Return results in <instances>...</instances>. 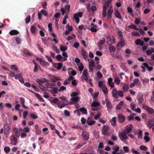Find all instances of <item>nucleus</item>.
Returning <instances> with one entry per match:
<instances>
[{
	"instance_id": "30",
	"label": "nucleus",
	"mask_w": 154,
	"mask_h": 154,
	"mask_svg": "<svg viewBox=\"0 0 154 154\" xmlns=\"http://www.w3.org/2000/svg\"><path fill=\"white\" fill-rule=\"evenodd\" d=\"M147 125L149 128H151L154 125V120H152L149 121Z\"/></svg>"
},
{
	"instance_id": "59",
	"label": "nucleus",
	"mask_w": 154,
	"mask_h": 154,
	"mask_svg": "<svg viewBox=\"0 0 154 154\" xmlns=\"http://www.w3.org/2000/svg\"><path fill=\"white\" fill-rule=\"evenodd\" d=\"M105 36L106 37V38H107V43H108L109 41L108 40L110 41L111 40V38L110 35L108 34H106L105 35Z\"/></svg>"
},
{
	"instance_id": "26",
	"label": "nucleus",
	"mask_w": 154,
	"mask_h": 154,
	"mask_svg": "<svg viewBox=\"0 0 154 154\" xmlns=\"http://www.w3.org/2000/svg\"><path fill=\"white\" fill-rule=\"evenodd\" d=\"M145 109L147 110L149 113L150 114L153 113L154 112V110L153 109L149 108L147 106H145Z\"/></svg>"
},
{
	"instance_id": "53",
	"label": "nucleus",
	"mask_w": 154,
	"mask_h": 154,
	"mask_svg": "<svg viewBox=\"0 0 154 154\" xmlns=\"http://www.w3.org/2000/svg\"><path fill=\"white\" fill-rule=\"evenodd\" d=\"M23 52L24 54H26L29 55L30 56H31L32 55V54L31 53H30L28 50L25 49L23 51Z\"/></svg>"
},
{
	"instance_id": "32",
	"label": "nucleus",
	"mask_w": 154,
	"mask_h": 154,
	"mask_svg": "<svg viewBox=\"0 0 154 154\" xmlns=\"http://www.w3.org/2000/svg\"><path fill=\"white\" fill-rule=\"evenodd\" d=\"M116 117H113L112 118V120L110 121V122L111 124V125L113 126L116 125Z\"/></svg>"
},
{
	"instance_id": "7",
	"label": "nucleus",
	"mask_w": 154,
	"mask_h": 154,
	"mask_svg": "<svg viewBox=\"0 0 154 154\" xmlns=\"http://www.w3.org/2000/svg\"><path fill=\"white\" fill-rule=\"evenodd\" d=\"M113 11L112 8V6H110L107 11V18L108 19H110L112 18V14Z\"/></svg>"
},
{
	"instance_id": "13",
	"label": "nucleus",
	"mask_w": 154,
	"mask_h": 154,
	"mask_svg": "<svg viewBox=\"0 0 154 154\" xmlns=\"http://www.w3.org/2000/svg\"><path fill=\"white\" fill-rule=\"evenodd\" d=\"M113 80L112 79L111 77H110L108 79V84L109 87L112 88H115V85Z\"/></svg>"
},
{
	"instance_id": "64",
	"label": "nucleus",
	"mask_w": 154,
	"mask_h": 154,
	"mask_svg": "<svg viewBox=\"0 0 154 154\" xmlns=\"http://www.w3.org/2000/svg\"><path fill=\"white\" fill-rule=\"evenodd\" d=\"M131 151L132 153L134 154H140V153L139 152L133 148L131 150Z\"/></svg>"
},
{
	"instance_id": "21",
	"label": "nucleus",
	"mask_w": 154,
	"mask_h": 154,
	"mask_svg": "<svg viewBox=\"0 0 154 154\" xmlns=\"http://www.w3.org/2000/svg\"><path fill=\"white\" fill-rule=\"evenodd\" d=\"M114 79V83L116 85H119L120 83V80L118 77H115Z\"/></svg>"
},
{
	"instance_id": "61",
	"label": "nucleus",
	"mask_w": 154,
	"mask_h": 154,
	"mask_svg": "<svg viewBox=\"0 0 154 154\" xmlns=\"http://www.w3.org/2000/svg\"><path fill=\"white\" fill-rule=\"evenodd\" d=\"M66 89V88L65 87L62 86L60 87V89H59V91L60 92L63 91H64Z\"/></svg>"
},
{
	"instance_id": "40",
	"label": "nucleus",
	"mask_w": 154,
	"mask_h": 154,
	"mask_svg": "<svg viewBox=\"0 0 154 154\" xmlns=\"http://www.w3.org/2000/svg\"><path fill=\"white\" fill-rule=\"evenodd\" d=\"M105 39L104 38H103L102 39H100L98 42V44L100 45H103L105 42Z\"/></svg>"
},
{
	"instance_id": "51",
	"label": "nucleus",
	"mask_w": 154,
	"mask_h": 154,
	"mask_svg": "<svg viewBox=\"0 0 154 154\" xmlns=\"http://www.w3.org/2000/svg\"><path fill=\"white\" fill-rule=\"evenodd\" d=\"M140 149L143 151H146L148 149L147 147L145 146L141 145L140 146Z\"/></svg>"
},
{
	"instance_id": "28",
	"label": "nucleus",
	"mask_w": 154,
	"mask_h": 154,
	"mask_svg": "<svg viewBox=\"0 0 154 154\" xmlns=\"http://www.w3.org/2000/svg\"><path fill=\"white\" fill-rule=\"evenodd\" d=\"M56 58L59 61H61V62L65 61V60H63V57H62V56L60 54L57 55L56 56Z\"/></svg>"
},
{
	"instance_id": "33",
	"label": "nucleus",
	"mask_w": 154,
	"mask_h": 154,
	"mask_svg": "<svg viewBox=\"0 0 154 154\" xmlns=\"http://www.w3.org/2000/svg\"><path fill=\"white\" fill-rule=\"evenodd\" d=\"M101 90L105 95H106L108 93V91L106 86L100 89Z\"/></svg>"
},
{
	"instance_id": "39",
	"label": "nucleus",
	"mask_w": 154,
	"mask_h": 154,
	"mask_svg": "<svg viewBox=\"0 0 154 154\" xmlns=\"http://www.w3.org/2000/svg\"><path fill=\"white\" fill-rule=\"evenodd\" d=\"M62 56L63 57V60L65 61L67 60V58L68 56L66 53L65 52H63L62 53Z\"/></svg>"
},
{
	"instance_id": "27",
	"label": "nucleus",
	"mask_w": 154,
	"mask_h": 154,
	"mask_svg": "<svg viewBox=\"0 0 154 154\" xmlns=\"http://www.w3.org/2000/svg\"><path fill=\"white\" fill-rule=\"evenodd\" d=\"M77 65L78 67L79 70L80 72L82 71L84 68V66L82 63L77 64Z\"/></svg>"
},
{
	"instance_id": "60",
	"label": "nucleus",
	"mask_w": 154,
	"mask_h": 154,
	"mask_svg": "<svg viewBox=\"0 0 154 154\" xmlns=\"http://www.w3.org/2000/svg\"><path fill=\"white\" fill-rule=\"evenodd\" d=\"M16 41L18 44H19L21 42V40L20 38L17 37L16 38Z\"/></svg>"
},
{
	"instance_id": "49",
	"label": "nucleus",
	"mask_w": 154,
	"mask_h": 154,
	"mask_svg": "<svg viewBox=\"0 0 154 154\" xmlns=\"http://www.w3.org/2000/svg\"><path fill=\"white\" fill-rule=\"evenodd\" d=\"M22 77V73H20L18 74H16L15 76V79H19L20 78H21Z\"/></svg>"
},
{
	"instance_id": "2",
	"label": "nucleus",
	"mask_w": 154,
	"mask_h": 154,
	"mask_svg": "<svg viewBox=\"0 0 154 154\" xmlns=\"http://www.w3.org/2000/svg\"><path fill=\"white\" fill-rule=\"evenodd\" d=\"M88 61L89 64V72H92L95 66V62L93 59H88Z\"/></svg>"
},
{
	"instance_id": "36",
	"label": "nucleus",
	"mask_w": 154,
	"mask_h": 154,
	"mask_svg": "<svg viewBox=\"0 0 154 154\" xmlns=\"http://www.w3.org/2000/svg\"><path fill=\"white\" fill-rule=\"evenodd\" d=\"M123 84L122 83H121ZM128 89V85L126 84H123V89L125 91H127Z\"/></svg>"
},
{
	"instance_id": "37",
	"label": "nucleus",
	"mask_w": 154,
	"mask_h": 154,
	"mask_svg": "<svg viewBox=\"0 0 154 154\" xmlns=\"http://www.w3.org/2000/svg\"><path fill=\"white\" fill-rule=\"evenodd\" d=\"M100 104L99 102L97 101H94L91 104V106L92 107H97L100 105Z\"/></svg>"
},
{
	"instance_id": "24",
	"label": "nucleus",
	"mask_w": 154,
	"mask_h": 154,
	"mask_svg": "<svg viewBox=\"0 0 154 154\" xmlns=\"http://www.w3.org/2000/svg\"><path fill=\"white\" fill-rule=\"evenodd\" d=\"M98 85L100 89L106 86L105 83L103 81H100L99 82H98Z\"/></svg>"
},
{
	"instance_id": "58",
	"label": "nucleus",
	"mask_w": 154,
	"mask_h": 154,
	"mask_svg": "<svg viewBox=\"0 0 154 154\" xmlns=\"http://www.w3.org/2000/svg\"><path fill=\"white\" fill-rule=\"evenodd\" d=\"M118 97H122L123 96L124 94H123V92L121 91H118Z\"/></svg>"
},
{
	"instance_id": "31",
	"label": "nucleus",
	"mask_w": 154,
	"mask_h": 154,
	"mask_svg": "<svg viewBox=\"0 0 154 154\" xmlns=\"http://www.w3.org/2000/svg\"><path fill=\"white\" fill-rule=\"evenodd\" d=\"M135 43L137 45H140L142 46L143 45V42L141 41L140 39H137L136 40Z\"/></svg>"
},
{
	"instance_id": "56",
	"label": "nucleus",
	"mask_w": 154,
	"mask_h": 154,
	"mask_svg": "<svg viewBox=\"0 0 154 154\" xmlns=\"http://www.w3.org/2000/svg\"><path fill=\"white\" fill-rule=\"evenodd\" d=\"M109 50L110 52H114L116 50L115 48L112 46H109Z\"/></svg>"
},
{
	"instance_id": "48",
	"label": "nucleus",
	"mask_w": 154,
	"mask_h": 154,
	"mask_svg": "<svg viewBox=\"0 0 154 154\" xmlns=\"http://www.w3.org/2000/svg\"><path fill=\"white\" fill-rule=\"evenodd\" d=\"M122 148L124 151L125 153H128L129 152V149L128 146H123Z\"/></svg>"
},
{
	"instance_id": "45",
	"label": "nucleus",
	"mask_w": 154,
	"mask_h": 154,
	"mask_svg": "<svg viewBox=\"0 0 154 154\" xmlns=\"http://www.w3.org/2000/svg\"><path fill=\"white\" fill-rule=\"evenodd\" d=\"M69 72L70 71H71V74L73 75H76V72L72 69L71 68H69L68 69Z\"/></svg>"
},
{
	"instance_id": "11",
	"label": "nucleus",
	"mask_w": 154,
	"mask_h": 154,
	"mask_svg": "<svg viewBox=\"0 0 154 154\" xmlns=\"http://www.w3.org/2000/svg\"><path fill=\"white\" fill-rule=\"evenodd\" d=\"M87 9L90 12L91 10L92 11H94L96 10L97 8L95 6H92L91 7V4L90 3H88L86 5Z\"/></svg>"
},
{
	"instance_id": "10",
	"label": "nucleus",
	"mask_w": 154,
	"mask_h": 154,
	"mask_svg": "<svg viewBox=\"0 0 154 154\" xmlns=\"http://www.w3.org/2000/svg\"><path fill=\"white\" fill-rule=\"evenodd\" d=\"M133 128V126L131 124H130L125 127V130L123 131L125 133L128 134L130 133Z\"/></svg>"
},
{
	"instance_id": "25",
	"label": "nucleus",
	"mask_w": 154,
	"mask_h": 154,
	"mask_svg": "<svg viewBox=\"0 0 154 154\" xmlns=\"http://www.w3.org/2000/svg\"><path fill=\"white\" fill-rule=\"evenodd\" d=\"M40 64L42 66L45 67H47L49 66V63L44 60L41 62Z\"/></svg>"
},
{
	"instance_id": "22",
	"label": "nucleus",
	"mask_w": 154,
	"mask_h": 154,
	"mask_svg": "<svg viewBox=\"0 0 154 154\" xmlns=\"http://www.w3.org/2000/svg\"><path fill=\"white\" fill-rule=\"evenodd\" d=\"M58 89L55 87H51V91L53 95L55 96V94L57 93Z\"/></svg>"
},
{
	"instance_id": "43",
	"label": "nucleus",
	"mask_w": 154,
	"mask_h": 154,
	"mask_svg": "<svg viewBox=\"0 0 154 154\" xmlns=\"http://www.w3.org/2000/svg\"><path fill=\"white\" fill-rule=\"evenodd\" d=\"M36 29V27L33 26H32L30 28L31 32L33 33H35Z\"/></svg>"
},
{
	"instance_id": "3",
	"label": "nucleus",
	"mask_w": 154,
	"mask_h": 154,
	"mask_svg": "<svg viewBox=\"0 0 154 154\" xmlns=\"http://www.w3.org/2000/svg\"><path fill=\"white\" fill-rule=\"evenodd\" d=\"M78 93L76 92H74L72 93L71 94V97H72L71 98L70 100L72 101L75 102H77L79 100V98L77 97Z\"/></svg>"
},
{
	"instance_id": "38",
	"label": "nucleus",
	"mask_w": 154,
	"mask_h": 154,
	"mask_svg": "<svg viewBox=\"0 0 154 154\" xmlns=\"http://www.w3.org/2000/svg\"><path fill=\"white\" fill-rule=\"evenodd\" d=\"M60 48L61 51L65 52L67 49V46H62L61 45L60 46Z\"/></svg>"
},
{
	"instance_id": "62",
	"label": "nucleus",
	"mask_w": 154,
	"mask_h": 154,
	"mask_svg": "<svg viewBox=\"0 0 154 154\" xmlns=\"http://www.w3.org/2000/svg\"><path fill=\"white\" fill-rule=\"evenodd\" d=\"M138 138L141 139L142 137V132L141 130H139L138 131Z\"/></svg>"
},
{
	"instance_id": "6",
	"label": "nucleus",
	"mask_w": 154,
	"mask_h": 154,
	"mask_svg": "<svg viewBox=\"0 0 154 154\" xmlns=\"http://www.w3.org/2000/svg\"><path fill=\"white\" fill-rule=\"evenodd\" d=\"M137 99L139 104H140L143 101V95L141 93H139L137 96Z\"/></svg>"
},
{
	"instance_id": "20",
	"label": "nucleus",
	"mask_w": 154,
	"mask_h": 154,
	"mask_svg": "<svg viewBox=\"0 0 154 154\" xmlns=\"http://www.w3.org/2000/svg\"><path fill=\"white\" fill-rule=\"evenodd\" d=\"M125 45V42L124 40L121 38L117 45V46L121 48L123 46Z\"/></svg>"
},
{
	"instance_id": "16",
	"label": "nucleus",
	"mask_w": 154,
	"mask_h": 154,
	"mask_svg": "<svg viewBox=\"0 0 154 154\" xmlns=\"http://www.w3.org/2000/svg\"><path fill=\"white\" fill-rule=\"evenodd\" d=\"M53 66L57 69L60 70L63 66V63H55L53 64Z\"/></svg>"
},
{
	"instance_id": "54",
	"label": "nucleus",
	"mask_w": 154,
	"mask_h": 154,
	"mask_svg": "<svg viewBox=\"0 0 154 154\" xmlns=\"http://www.w3.org/2000/svg\"><path fill=\"white\" fill-rule=\"evenodd\" d=\"M22 131L28 133L30 131V129L29 127H26L24 128Z\"/></svg>"
},
{
	"instance_id": "1",
	"label": "nucleus",
	"mask_w": 154,
	"mask_h": 154,
	"mask_svg": "<svg viewBox=\"0 0 154 154\" xmlns=\"http://www.w3.org/2000/svg\"><path fill=\"white\" fill-rule=\"evenodd\" d=\"M81 79L82 82L85 81L87 82L88 81V71L87 69H85L81 76Z\"/></svg>"
},
{
	"instance_id": "35",
	"label": "nucleus",
	"mask_w": 154,
	"mask_h": 154,
	"mask_svg": "<svg viewBox=\"0 0 154 154\" xmlns=\"http://www.w3.org/2000/svg\"><path fill=\"white\" fill-rule=\"evenodd\" d=\"M80 111L82 112V114L87 115V112L86 109L85 108H81L80 109Z\"/></svg>"
},
{
	"instance_id": "5",
	"label": "nucleus",
	"mask_w": 154,
	"mask_h": 154,
	"mask_svg": "<svg viewBox=\"0 0 154 154\" xmlns=\"http://www.w3.org/2000/svg\"><path fill=\"white\" fill-rule=\"evenodd\" d=\"M127 133H125L124 131H122L119 134V136L120 140L122 141H124V140H126L128 139V137L126 135Z\"/></svg>"
},
{
	"instance_id": "9",
	"label": "nucleus",
	"mask_w": 154,
	"mask_h": 154,
	"mask_svg": "<svg viewBox=\"0 0 154 154\" xmlns=\"http://www.w3.org/2000/svg\"><path fill=\"white\" fill-rule=\"evenodd\" d=\"M109 129V127L107 125H104L102 130L103 134L104 135H107L108 134V131Z\"/></svg>"
},
{
	"instance_id": "18",
	"label": "nucleus",
	"mask_w": 154,
	"mask_h": 154,
	"mask_svg": "<svg viewBox=\"0 0 154 154\" xmlns=\"http://www.w3.org/2000/svg\"><path fill=\"white\" fill-rule=\"evenodd\" d=\"M119 122L120 123H122L125 120V118L124 116L121 114H119L118 116Z\"/></svg>"
},
{
	"instance_id": "23",
	"label": "nucleus",
	"mask_w": 154,
	"mask_h": 154,
	"mask_svg": "<svg viewBox=\"0 0 154 154\" xmlns=\"http://www.w3.org/2000/svg\"><path fill=\"white\" fill-rule=\"evenodd\" d=\"M19 31L15 29L12 30H11L9 32V33L11 35H16L19 34Z\"/></svg>"
},
{
	"instance_id": "34",
	"label": "nucleus",
	"mask_w": 154,
	"mask_h": 154,
	"mask_svg": "<svg viewBox=\"0 0 154 154\" xmlns=\"http://www.w3.org/2000/svg\"><path fill=\"white\" fill-rule=\"evenodd\" d=\"M83 14L82 12H79L75 13L74 14V17H81L82 16Z\"/></svg>"
},
{
	"instance_id": "15",
	"label": "nucleus",
	"mask_w": 154,
	"mask_h": 154,
	"mask_svg": "<svg viewBox=\"0 0 154 154\" xmlns=\"http://www.w3.org/2000/svg\"><path fill=\"white\" fill-rule=\"evenodd\" d=\"M11 142V144L15 145L17 144V139L14 135L12 136L10 138Z\"/></svg>"
},
{
	"instance_id": "41",
	"label": "nucleus",
	"mask_w": 154,
	"mask_h": 154,
	"mask_svg": "<svg viewBox=\"0 0 154 154\" xmlns=\"http://www.w3.org/2000/svg\"><path fill=\"white\" fill-rule=\"evenodd\" d=\"M86 122L87 123L88 125H91L94 124L96 122V121L94 120L90 121L88 120Z\"/></svg>"
},
{
	"instance_id": "50",
	"label": "nucleus",
	"mask_w": 154,
	"mask_h": 154,
	"mask_svg": "<svg viewBox=\"0 0 154 154\" xmlns=\"http://www.w3.org/2000/svg\"><path fill=\"white\" fill-rule=\"evenodd\" d=\"M52 48L53 49V50L55 52H56L57 53H59L60 51L59 50L57 49V47L54 45L52 46Z\"/></svg>"
},
{
	"instance_id": "63",
	"label": "nucleus",
	"mask_w": 154,
	"mask_h": 154,
	"mask_svg": "<svg viewBox=\"0 0 154 154\" xmlns=\"http://www.w3.org/2000/svg\"><path fill=\"white\" fill-rule=\"evenodd\" d=\"M132 35L134 36H140L139 33L137 31L133 32L132 33Z\"/></svg>"
},
{
	"instance_id": "4",
	"label": "nucleus",
	"mask_w": 154,
	"mask_h": 154,
	"mask_svg": "<svg viewBox=\"0 0 154 154\" xmlns=\"http://www.w3.org/2000/svg\"><path fill=\"white\" fill-rule=\"evenodd\" d=\"M4 134L6 137H7L9 135L10 128L8 124L7 123L4 125Z\"/></svg>"
},
{
	"instance_id": "44",
	"label": "nucleus",
	"mask_w": 154,
	"mask_h": 154,
	"mask_svg": "<svg viewBox=\"0 0 154 154\" xmlns=\"http://www.w3.org/2000/svg\"><path fill=\"white\" fill-rule=\"evenodd\" d=\"M70 6L69 5H67L65 7V11L66 12L67 14L70 11Z\"/></svg>"
},
{
	"instance_id": "29",
	"label": "nucleus",
	"mask_w": 154,
	"mask_h": 154,
	"mask_svg": "<svg viewBox=\"0 0 154 154\" xmlns=\"http://www.w3.org/2000/svg\"><path fill=\"white\" fill-rule=\"evenodd\" d=\"M115 16L116 17L121 19V16L120 15L119 11L118 10H115Z\"/></svg>"
},
{
	"instance_id": "52",
	"label": "nucleus",
	"mask_w": 154,
	"mask_h": 154,
	"mask_svg": "<svg viewBox=\"0 0 154 154\" xmlns=\"http://www.w3.org/2000/svg\"><path fill=\"white\" fill-rule=\"evenodd\" d=\"M4 150L5 152L6 153H8L9 152L10 150V149L9 147L6 146L4 148Z\"/></svg>"
},
{
	"instance_id": "47",
	"label": "nucleus",
	"mask_w": 154,
	"mask_h": 154,
	"mask_svg": "<svg viewBox=\"0 0 154 154\" xmlns=\"http://www.w3.org/2000/svg\"><path fill=\"white\" fill-rule=\"evenodd\" d=\"M128 27L129 29H133L134 30H138V29L134 25L128 26Z\"/></svg>"
},
{
	"instance_id": "17",
	"label": "nucleus",
	"mask_w": 154,
	"mask_h": 154,
	"mask_svg": "<svg viewBox=\"0 0 154 154\" xmlns=\"http://www.w3.org/2000/svg\"><path fill=\"white\" fill-rule=\"evenodd\" d=\"M13 131L14 133L15 134V136L19 137L20 135V132L19 131L18 129L17 128H13Z\"/></svg>"
},
{
	"instance_id": "14",
	"label": "nucleus",
	"mask_w": 154,
	"mask_h": 154,
	"mask_svg": "<svg viewBox=\"0 0 154 154\" xmlns=\"http://www.w3.org/2000/svg\"><path fill=\"white\" fill-rule=\"evenodd\" d=\"M82 135L85 140H88L89 139V134L85 131L82 132Z\"/></svg>"
},
{
	"instance_id": "46",
	"label": "nucleus",
	"mask_w": 154,
	"mask_h": 154,
	"mask_svg": "<svg viewBox=\"0 0 154 154\" xmlns=\"http://www.w3.org/2000/svg\"><path fill=\"white\" fill-rule=\"evenodd\" d=\"M11 69L14 71H17L18 69L17 66L15 65H13L11 66Z\"/></svg>"
},
{
	"instance_id": "12",
	"label": "nucleus",
	"mask_w": 154,
	"mask_h": 154,
	"mask_svg": "<svg viewBox=\"0 0 154 154\" xmlns=\"http://www.w3.org/2000/svg\"><path fill=\"white\" fill-rule=\"evenodd\" d=\"M105 100L106 104V106L108 110H111L112 107V106L111 102L109 101L107 97H106Z\"/></svg>"
},
{
	"instance_id": "8",
	"label": "nucleus",
	"mask_w": 154,
	"mask_h": 154,
	"mask_svg": "<svg viewBox=\"0 0 154 154\" xmlns=\"http://www.w3.org/2000/svg\"><path fill=\"white\" fill-rule=\"evenodd\" d=\"M111 91V94L112 97L116 98L117 99L118 98V91L116 88H114Z\"/></svg>"
},
{
	"instance_id": "19",
	"label": "nucleus",
	"mask_w": 154,
	"mask_h": 154,
	"mask_svg": "<svg viewBox=\"0 0 154 154\" xmlns=\"http://www.w3.org/2000/svg\"><path fill=\"white\" fill-rule=\"evenodd\" d=\"M69 103V102L68 100H66L65 102L63 103L61 105H60L59 103L57 105L58 107L60 109H62L66 105H67Z\"/></svg>"
},
{
	"instance_id": "42",
	"label": "nucleus",
	"mask_w": 154,
	"mask_h": 154,
	"mask_svg": "<svg viewBox=\"0 0 154 154\" xmlns=\"http://www.w3.org/2000/svg\"><path fill=\"white\" fill-rule=\"evenodd\" d=\"M35 95L40 101L42 102L44 101V99L40 96L39 94L38 93H36L35 94Z\"/></svg>"
},
{
	"instance_id": "57",
	"label": "nucleus",
	"mask_w": 154,
	"mask_h": 154,
	"mask_svg": "<svg viewBox=\"0 0 154 154\" xmlns=\"http://www.w3.org/2000/svg\"><path fill=\"white\" fill-rule=\"evenodd\" d=\"M30 15H29L26 18V19H25L26 23L27 24L28 23L30 22Z\"/></svg>"
},
{
	"instance_id": "55",
	"label": "nucleus",
	"mask_w": 154,
	"mask_h": 154,
	"mask_svg": "<svg viewBox=\"0 0 154 154\" xmlns=\"http://www.w3.org/2000/svg\"><path fill=\"white\" fill-rule=\"evenodd\" d=\"M119 150V147L117 146L114 148V150L112 152V153L113 154H115L117 152H118Z\"/></svg>"
}]
</instances>
